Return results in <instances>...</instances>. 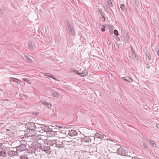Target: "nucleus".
I'll return each instance as SVG.
<instances>
[{
	"label": "nucleus",
	"mask_w": 159,
	"mask_h": 159,
	"mask_svg": "<svg viewBox=\"0 0 159 159\" xmlns=\"http://www.w3.org/2000/svg\"><path fill=\"white\" fill-rule=\"evenodd\" d=\"M46 75V76H48L49 77L52 78V76H53L52 75Z\"/></svg>",
	"instance_id": "nucleus-57"
},
{
	"label": "nucleus",
	"mask_w": 159,
	"mask_h": 159,
	"mask_svg": "<svg viewBox=\"0 0 159 159\" xmlns=\"http://www.w3.org/2000/svg\"><path fill=\"white\" fill-rule=\"evenodd\" d=\"M30 137V139H31L34 141H35V136H33V135H29Z\"/></svg>",
	"instance_id": "nucleus-29"
},
{
	"label": "nucleus",
	"mask_w": 159,
	"mask_h": 159,
	"mask_svg": "<svg viewBox=\"0 0 159 159\" xmlns=\"http://www.w3.org/2000/svg\"><path fill=\"white\" fill-rule=\"evenodd\" d=\"M4 10L3 9H1L0 8V16H2L3 14Z\"/></svg>",
	"instance_id": "nucleus-34"
},
{
	"label": "nucleus",
	"mask_w": 159,
	"mask_h": 159,
	"mask_svg": "<svg viewBox=\"0 0 159 159\" xmlns=\"http://www.w3.org/2000/svg\"><path fill=\"white\" fill-rule=\"evenodd\" d=\"M115 39L117 40L118 41H120V39L119 37L118 36H116L114 37Z\"/></svg>",
	"instance_id": "nucleus-47"
},
{
	"label": "nucleus",
	"mask_w": 159,
	"mask_h": 159,
	"mask_svg": "<svg viewBox=\"0 0 159 159\" xmlns=\"http://www.w3.org/2000/svg\"><path fill=\"white\" fill-rule=\"evenodd\" d=\"M51 92L53 97L57 98H59V94L55 92L54 90H52L51 91Z\"/></svg>",
	"instance_id": "nucleus-14"
},
{
	"label": "nucleus",
	"mask_w": 159,
	"mask_h": 159,
	"mask_svg": "<svg viewBox=\"0 0 159 159\" xmlns=\"http://www.w3.org/2000/svg\"><path fill=\"white\" fill-rule=\"evenodd\" d=\"M47 145L56 147L57 146V143L56 140H48L46 142Z\"/></svg>",
	"instance_id": "nucleus-6"
},
{
	"label": "nucleus",
	"mask_w": 159,
	"mask_h": 159,
	"mask_svg": "<svg viewBox=\"0 0 159 159\" xmlns=\"http://www.w3.org/2000/svg\"><path fill=\"white\" fill-rule=\"evenodd\" d=\"M40 102L42 104L45 105L48 108L50 109L52 107V105L50 103L47 102L44 100L40 101Z\"/></svg>",
	"instance_id": "nucleus-9"
},
{
	"label": "nucleus",
	"mask_w": 159,
	"mask_h": 159,
	"mask_svg": "<svg viewBox=\"0 0 159 159\" xmlns=\"http://www.w3.org/2000/svg\"><path fill=\"white\" fill-rule=\"evenodd\" d=\"M134 2L135 5L138 7L140 6V4L138 0H134Z\"/></svg>",
	"instance_id": "nucleus-26"
},
{
	"label": "nucleus",
	"mask_w": 159,
	"mask_h": 159,
	"mask_svg": "<svg viewBox=\"0 0 159 159\" xmlns=\"http://www.w3.org/2000/svg\"><path fill=\"white\" fill-rule=\"evenodd\" d=\"M123 36L125 40V41H128L129 39L128 35L127 34L125 33L123 34Z\"/></svg>",
	"instance_id": "nucleus-21"
},
{
	"label": "nucleus",
	"mask_w": 159,
	"mask_h": 159,
	"mask_svg": "<svg viewBox=\"0 0 159 159\" xmlns=\"http://www.w3.org/2000/svg\"><path fill=\"white\" fill-rule=\"evenodd\" d=\"M25 57L30 62H33V61L30 58V56L26 55L25 56Z\"/></svg>",
	"instance_id": "nucleus-24"
},
{
	"label": "nucleus",
	"mask_w": 159,
	"mask_h": 159,
	"mask_svg": "<svg viewBox=\"0 0 159 159\" xmlns=\"http://www.w3.org/2000/svg\"><path fill=\"white\" fill-rule=\"evenodd\" d=\"M104 134H101L98 133H96L94 135V138H96L100 139H102L103 138Z\"/></svg>",
	"instance_id": "nucleus-12"
},
{
	"label": "nucleus",
	"mask_w": 159,
	"mask_h": 159,
	"mask_svg": "<svg viewBox=\"0 0 159 159\" xmlns=\"http://www.w3.org/2000/svg\"><path fill=\"white\" fill-rule=\"evenodd\" d=\"M152 140L151 139H150L147 141L149 143Z\"/></svg>",
	"instance_id": "nucleus-63"
},
{
	"label": "nucleus",
	"mask_w": 159,
	"mask_h": 159,
	"mask_svg": "<svg viewBox=\"0 0 159 159\" xmlns=\"http://www.w3.org/2000/svg\"><path fill=\"white\" fill-rule=\"evenodd\" d=\"M108 28H109L110 30H112L114 27L113 25H108Z\"/></svg>",
	"instance_id": "nucleus-41"
},
{
	"label": "nucleus",
	"mask_w": 159,
	"mask_h": 159,
	"mask_svg": "<svg viewBox=\"0 0 159 159\" xmlns=\"http://www.w3.org/2000/svg\"><path fill=\"white\" fill-rule=\"evenodd\" d=\"M4 148L0 151V156L2 157H5L7 156V153L6 150Z\"/></svg>",
	"instance_id": "nucleus-11"
},
{
	"label": "nucleus",
	"mask_w": 159,
	"mask_h": 159,
	"mask_svg": "<svg viewBox=\"0 0 159 159\" xmlns=\"http://www.w3.org/2000/svg\"><path fill=\"white\" fill-rule=\"evenodd\" d=\"M3 134L2 132H0V140H2L3 139Z\"/></svg>",
	"instance_id": "nucleus-43"
},
{
	"label": "nucleus",
	"mask_w": 159,
	"mask_h": 159,
	"mask_svg": "<svg viewBox=\"0 0 159 159\" xmlns=\"http://www.w3.org/2000/svg\"><path fill=\"white\" fill-rule=\"evenodd\" d=\"M68 134L70 136H74L77 135L78 133L75 130H71L69 131Z\"/></svg>",
	"instance_id": "nucleus-10"
},
{
	"label": "nucleus",
	"mask_w": 159,
	"mask_h": 159,
	"mask_svg": "<svg viewBox=\"0 0 159 159\" xmlns=\"http://www.w3.org/2000/svg\"><path fill=\"white\" fill-rule=\"evenodd\" d=\"M105 27H106L104 25H102V26L101 31L102 32H104L105 31Z\"/></svg>",
	"instance_id": "nucleus-40"
},
{
	"label": "nucleus",
	"mask_w": 159,
	"mask_h": 159,
	"mask_svg": "<svg viewBox=\"0 0 159 159\" xmlns=\"http://www.w3.org/2000/svg\"><path fill=\"white\" fill-rule=\"evenodd\" d=\"M29 132L30 135L35 136L36 134L35 130H29Z\"/></svg>",
	"instance_id": "nucleus-23"
},
{
	"label": "nucleus",
	"mask_w": 159,
	"mask_h": 159,
	"mask_svg": "<svg viewBox=\"0 0 159 159\" xmlns=\"http://www.w3.org/2000/svg\"><path fill=\"white\" fill-rule=\"evenodd\" d=\"M64 146H63V145H62V144H57V146H56V147L58 148H64Z\"/></svg>",
	"instance_id": "nucleus-36"
},
{
	"label": "nucleus",
	"mask_w": 159,
	"mask_h": 159,
	"mask_svg": "<svg viewBox=\"0 0 159 159\" xmlns=\"http://www.w3.org/2000/svg\"><path fill=\"white\" fill-rule=\"evenodd\" d=\"M73 72H74L75 74L80 75V72H79L78 70H74Z\"/></svg>",
	"instance_id": "nucleus-39"
},
{
	"label": "nucleus",
	"mask_w": 159,
	"mask_h": 159,
	"mask_svg": "<svg viewBox=\"0 0 159 159\" xmlns=\"http://www.w3.org/2000/svg\"><path fill=\"white\" fill-rule=\"evenodd\" d=\"M41 138L40 136H35V141L37 140L41 141L42 142H43L44 141L43 140L41 139Z\"/></svg>",
	"instance_id": "nucleus-22"
},
{
	"label": "nucleus",
	"mask_w": 159,
	"mask_h": 159,
	"mask_svg": "<svg viewBox=\"0 0 159 159\" xmlns=\"http://www.w3.org/2000/svg\"><path fill=\"white\" fill-rule=\"evenodd\" d=\"M20 159H28V158L25 157V156H20Z\"/></svg>",
	"instance_id": "nucleus-42"
},
{
	"label": "nucleus",
	"mask_w": 159,
	"mask_h": 159,
	"mask_svg": "<svg viewBox=\"0 0 159 159\" xmlns=\"http://www.w3.org/2000/svg\"><path fill=\"white\" fill-rule=\"evenodd\" d=\"M144 139L146 140L147 141H148V140L149 139H150V138H149V137H145L144 138Z\"/></svg>",
	"instance_id": "nucleus-51"
},
{
	"label": "nucleus",
	"mask_w": 159,
	"mask_h": 159,
	"mask_svg": "<svg viewBox=\"0 0 159 159\" xmlns=\"http://www.w3.org/2000/svg\"><path fill=\"white\" fill-rule=\"evenodd\" d=\"M36 129H37V131H40L42 130L41 129V126L40 127H38Z\"/></svg>",
	"instance_id": "nucleus-49"
},
{
	"label": "nucleus",
	"mask_w": 159,
	"mask_h": 159,
	"mask_svg": "<svg viewBox=\"0 0 159 159\" xmlns=\"http://www.w3.org/2000/svg\"><path fill=\"white\" fill-rule=\"evenodd\" d=\"M55 126L59 128H61L63 127V125L61 124H57L55 125Z\"/></svg>",
	"instance_id": "nucleus-27"
},
{
	"label": "nucleus",
	"mask_w": 159,
	"mask_h": 159,
	"mask_svg": "<svg viewBox=\"0 0 159 159\" xmlns=\"http://www.w3.org/2000/svg\"><path fill=\"white\" fill-rule=\"evenodd\" d=\"M98 12L101 14V16H103L105 14L102 11V9H99Z\"/></svg>",
	"instance_id": "nucleus-28"
},
{
	"label": "nucleus",
	"mask_w": 159,
	"mask_h": 159,
	"mask_svg": "<svg viewBox=\"0 0 159 159\" xmlns=\"http://www.w3.org/2000/svg\"><path fill=\"white\" fill-rule=\"evenodd\" d=\"M68 29H69V30L70 29H72L73 28L72 26V25H70V26H67Z\"/></svg>",
	"instance_id": "nucleus-55"
},
{
	"label": "nucleus",
	"mask_w": 159,
	"mask_h": 159,
	"mask_svg": "<svg viewBox=\"0 0 159 159\" xmlns=\"http://www.w3.org/2000/svg\"><path fill=\"white\" fill-rule=\"evenodd\" d=\"M106 41H107V43L108 45H111V43L110 40L107 39H106Z\"/></svg>",
	"instance_id": "nucleus-35"
},
{
	"label": "nucleus",
	"mask_w": 159,
	"mask_h": 159,
	"mask_svg": "<svg viewBox=\"0 0 159 159\" xmlns=\"http://www.w3.org/2000/svg\"><path fill=\"white\" fill-rule=\"evenodd\" d=\"M103 138L102 139H103V140H107V137H106L105 136V135L104 134V136H103Z\"/></svg>",
	"instance_id": "nucleus-53"
},
{
	"label": "nucleus",
	"mask_w": 159,
	"mask_h": 159,
	"mask_svg": "<svg viewBox=\"0 0 159 159\" xmlns=\"http://www.w3.org/2000/svg\"><path fill=\"white\" fill-rule=\"evenodd\" d=\"M69 31L70 34L72 36L74 35L75 34V31L73 28L72 29H70Z\"/></svg>",
	"instance_id": "nucleus-20"
},
{
	"label": "nucleus",
	"mask_w": 159,
	"mask_h": 159,
	"mask_svg": "<svg viewBox=\"0 0 159 159\" xmlns=\"http://www.w3.org/2000/svg\"><path fill=\"white\" fill-rule=\"evenodd\" d=\"M46 133L48 137H54L57 134L56 132L55 131H47Z\"/></svg>",
	"instance_id": "nucleus-8"
},
{
	"label": "nucleus",
	"mask_w": 159,
	"mask_h": 159,
	"mask_svg": "<svg viewBox=\"0 0 159 159\" xmlns=\"http://www.w3.org/2000/svg\"><path fill=\"white\" fill-rule=\"evenodd\" d=\"M13 150H9L7 154L9 155V156L10 157L17 156H19V152L16 150V148H13Z\"/></svg>",
	"instance_id": "nucleus-4"
},
{
	"label": "nucleus",
	"mask_w": 159,
	"mask_h": 159,
	"mask_svg": "<svg viewBox=\"0 0 159 159\" xmlns=\"http://www.w3.org/2000/svg\"><path fill=\"white\" fill-rule=\"evenodd\" d=\"M26 144H21L19 146L16 147V150L18 151L21 152L25 150L27 148Z\"/></svg>",
	"instance_id": "nucleus-5"
},
{
	"label": "nucleus",
	"mask_w": 159,
	"mask_h": 159,
	"mask_svg": "<svg viewBox=\"0 0 159 159\" xmlns=\"http://www.w3.org/2000/svg\"><path fill=\"white\" fill-rule=\"evenodd\" d=\"M130 48L131 49V52L133 53V54L135 52L134 49L133 48L132 46H130Z\"/></svg>",
	"instance_id": "nucleus-45"
},
{
	"label": "nucleus",
	"mask_w": 159,
	"mask_h": 159,
	"mask_svg": "<svg viewBox=\"0 0 159 159\" xmlns=\"http://www.w3.org/2000/svg\"><path fill=\"white\" fill-rule=\"evenodd\" d=\"M0 148H1V150H3L4 148L5 149H7V148L5 147L3 145V144L2 143H0Z\"/></svg>",
	"instance_id": "nucleus-32"
},
{
	"label": "nucleus",
	"mask_w": 159,
	"mask_h": 159,
	"mask_svg": "<svg viewBox=\"0 0 159 159\" xmlns=\"http://www.w3.org/2000/svg\"><path fill=\"white\" fill-rule=\"evenodd\" d=\"M149 144L151 145H152L153 147H154V145H155V146H156V144L155 142L152 140L151 141V142L149 143Z\"/></svg>",
	"instance_id": "nucleus-30"
},
{
	"label": "nucleus",
	"mask_w": 159,
	"mask_h": 159,
	"mask_svg": "<svg viewBox=\"0 0 159 159\" xmlns=\"http://www.w3.org/2000/svg\"><path fill=\"white\" fill-rule=\"evenodd\" d=\"M71 25L70 24V23H67V26H70Z\"/></svg>",
	"instance_id": "nucleus-61"
},
{
	"label": "nucleus",
	"mask_w": 159,
	"mask_h": 159,
	"mask_svg": "<svg viewBox=\"0 0 159 159\" xmlns=\"http://www.w3.org/2000/svg\"><path fill=\"white\" fill-rule=\"evenodd\" d=\"M117 152L118 154L123 156L128 155V152L126 149L122 148H118L117 150Z\"/></svg>",
	"instance_id": "nucleus-3"
},
{
	"label": "nucleus",
	"mask_w": 159,
	"mask_h": 159,
	"mask_svg": "<svg viewBox=\"0 0 159 159\" xmlns=\"http://www.w3.org/2000/svg\"><path fill=\"white\" fill-rule=\"evenodd\" d=\"M132 159H141L138 157H132Z\"/></svg>",
	"instance_id": "nucleus-56"
},
{
	"label": "nucleus",
	"mask_w": 159,
	"mask_h": 159,
	"mask_svg": "<svg viewBox=\"0 0 159 159\" xmlns=\"http://www.w3.org/2000/svg\"><path fill=\"white\" fill-rule=\"evenodd\" d=\"M120 8L122 11L123 12L125 11V7L124 4H122L120 5Z\"/></svg>",
	"instance_id": "nucleus-25"
},
{
	"label": "nucleus",
	"mask_w": 159,
	"mask_h": 159,
	"mask_svg": "<svg viewBox=\"0 0 159 159\" xmlns=\"http://www.w3.org/2000/svg\"><path fill=\"white\" fill-rule=\"evenodd\" d=\"M122 79L129 83L131 82L130 80H131V81H133V80L132 78H131L127 76L125 77H122Z\"/></svg>",
	"instance_id": "nucleus-15"
},
{
	"label": "nucleus",
	"mask_w": 159,
	"mask_h": 159,
	"mask_svg": "<svg viewBox=\"0 0 159 159\" xmlns=\"http://www.w3.org/2000/svg\"><path fill=\"white\" fill-rule=\"evenodd\" d=\"M25 127L29 130H35L37 128V126L34 123L29 122L25 125Z\"/></svg>",
	"instance_id": "nucleus-2"
},
{
	"label": "nucleus",
	"mask_w": 159,
	"mask_h": 159,
	"mask_svg": "<svg viewBox=\"0 0 159 159\" xmlns=\"http://www.w3.org/2000/svg\"><path fill=\"white\" fill-rule=\"evenodd\" d=\"M110 6H111V7H112V3H111L110 4H109Z\"/></svg>",
	"instance_id": "nucleus-64"
},
{
	"label": "nucleus",
	"mask_w": 159,
	"mask_h": 159,
	"mask_svg": "<svg viewBox=\"0 0 159 159\" xmlns=\"http://www.w3.org/2000/svg\"><path fill=\"white\" fill-rule=\"evenodd\" d=\"M39 149L45 152H47L50 150V146H41L40 145Z\"/></svg>",
	"instance_id": "nucleus-7"
},
{
	"label": "nucleus",
	"mask_w": 159,
	"mask_h": 159,
	"mask_svg": "<svg viewBox=\"0 0 159 159\" xmlns=\"http://www.w3.org/2000/svg\"><path fill=\"white\" fill-rule=\"evenodd\" d=\"M157 127L159 129V124H158L157 125Z\"/></svg>",
	"instance_id": "nucleus-62"
},
{
	"label": "nucleus",
	"mask_w": 159,
	"mask_h": 159,
	"mask_svg": "<svg viewBox=\"0 0 159 159\" xmlns=\"http://www.w3.org/2000/svg\"><path fill=\"white\" fill-rule=\"evenodd\" d=\"M26 144L28 145L30 148H29L30 149L32 152L37 150L39 148L40 149V146L38 144H35L33 142L28 141L27 143H26Z\"/></svg>",
	"instance_id": "nucleus-1"
},
{
	"label": "nucleus",
	"mask_w": 159,
	"mask_h": 159,
	"mask_svg": "<svg viewBox=\"0 0 159 159\" xmlns=\"http://www.w3.org/2000/svg\"><path fill=\"white\" fill-rule=\"evenodd\" d=\"M156 51L158 55L159 56V46H157L156 48Z\"/></svg>",
	"instance_id": "nucleus-37"
},
{
	"label": "nucleus",
	"mask_w": 159,
	"mask_h": 159,
	"mask_svg": "<svg viewBox=\"0 0 159 159\" xmlns=\"http://www.w3.org/2000/svg\"><path fill=\"white\" fill-rule=\"evenodd\" d=\"M82 139L84 142L90 143L91 141V139L89 137L84 136L82 138Z\"/></svg>",
	"instance_id": "nucleus-13"
},
{
	"label": "nucleus",
	"mask_w": 159,
	"mask_h": 159,
	"mask_svg": "<svg viewBox=\"0 0 159 159\" xmlns=\"http://www.w3.org/2000/svg\"><path fill=\"white\" fill-rule=\"evenodd\" d=\"M109 33L111 35L112 34L114 33L113 30H110L109 31Z\"/></svg>",
	"instance_id": "nucleus-48"
},
{
	"label": "nucleus",
	"mask_w": 159,
	"mask_h": 159,
	"mask_svg": "<svg viewBox=\"0 0 159 159\" xmlns=\"http://www.w3.org/2000/svg\"><path fill=\"white\" fill-rule=\"evenodd\" d=\"M41 125H39V124L36 123V126H37V128H38V127H40L39 126H41Z\"/></svg>",
	"instance_id": "nucleus-59"
},
{
	"label": "nucleus",
	"mask_w": 159,
	"mask_h": 159,
	"mask_svg": "<svg viewBox=\"0 0 159 159\" xmlns=\"http://www.w3.org/2000/svg\"><path fill=\"white\" fill-rule=\"evenodd\" d=\"M88 74V71L86 70H84L82 72H80V76L82 77H84Z\"/></svg>",
	"instance_id": "nucleus-16"
},
{
	"label": "nucleus",
	"mask_w": 159,
	"mask_h": 159,
	"mask_svg": "<svg viewBox=\"0 0 159 159\" xmlns=\"http://www.w3.org/2000/svg\"><path fill=\"white\" fill-rule=\"evenodd\" d=\"M10 79L13 82H15L18 84H19L18 81H20V80L17 79L12 77H10ZM19 84H20V83H19Z\"/></svg>",
	"instance_id": "nucleus-19"
},
{
	"label": "nucleus",
	"mask_w": 159,
	"mask_h": 159,
	"mask_svg": "<svg viewBox=\"0 0 159 159\" xmlns=\"http://www.w3.org/2000/svg\"><path fill=\"white\" fill-rule=\"evenodd\" d=\"M143 145L144 148H148V146L147 144L145 143H143Z\"/></svg>",
	"instance_id": "nucleus-46"
},
{
	"label": "nucleus",
	"mask_w": 159,
	"mask_h": 159,
	"mask_svg": "<svg viewBox=\"0 0 159 159\" xmlns=\"http://www.w3.org/2000/svg\"><path fill=\"white\" fill-rule=\"evenodd\" d=\"M41 130L44 132H46L48 130L47 129V126L46 125H41Z\"/></svg>",
	"instance_id": "nucleus-17"
},
{
	"label": "nucleus",
	"mask_w": 159,
	"mask_h": 159,
	"mask_svg": "<svg viewBox=\"0 0 159 159\" xmlns=\"http://www.w3.org/2000/svg\"><path fill=\"white\" fill-rule=\"evenodd\" d=\"M47 129L48 130H47V131H46V132H47V131H49H49H53L52 130V129L51 128H50L49 127H48V126H47Z\"/></svg>",
	"instance_id": "nucleus-44"
},
{
	"label": "nucleus",
	"mask_w": 159,
	"mask_h": 159,
	"mask_svg": "<svg viewBox=\"0 0 159 159\" xmlns=\"http://www.w3.org/2000/svg\"><path fill=\"white\" fill-rule=\"evenodd\" d=\"M114 33L116 36H118L119 35L118 31L116 30H114Z\"/></svg>",
	"instance_id": "nucleus-38"
},
{
	"label": "nucleus",
	"mask_w": 159,
	"mask_h": 159,
	"mask_svg": "<svg viewBox=\"0 0 159 159\" xmlns=\"http://www.w3.org/2000/svg\"><path fill=\"white\" fill-rule=\"evenodd\" d=\"M135 57L136 59H137L138 60H139V57L138 56H137V55H135Z\"/></svg>",
	"instance_id": "nucleus-60"
},
{
	"label": "nucleus",
	"mask_w": 159,
	"mask_h": 159,
	"mask_svg": "<svg viewBox=\"0 0 159 159\" xmlns=\"http://www.w3.org/2000/svg\"><path fill=\"white\" fill-rule=\"evenodd\" d=\"M115 44H116V46L115 45V43H114V46L115 48V50H117L119 49V46L117 43H115Z\"/></svg>",
	"instance_id": "nucleus-31"
},
{
	"label": "nucleus",
	"mask_w": 159,
	"mask_h": 159,
	"mask_svg": "<svg viewBox=\"0 0 159 159\" xmlns=\"http://www.w3.org/2000/svg\"><path fill=\"white\" fill-rule=\"evenodd\" d=\"M101 17H102V21H105V20L106 18H105V16H104V15H103V16H101Z\"/></svg>",
	"instance_id": "nucleus-52"
},
{
	"label": "nucleus",
	"mask_w": 159,
	"mask_h": 159,
	"mask_svg": "<svg viewBox=\"0 0 159 159\" xmlns=\"http://www.w3.org/2000/svg\"><path fill=\"white\" fill-rule=\"evenodd\" d=\"M43 142H42L41 141H37V143H38L37 144H41Z\"/></svg>",
	"instance_id": "nucleus-54"
},
{
	"label": "nucleus",
	"mask_w": 159,
	"mask_h": 159,
	"mask_svg": "<svg viewBox=\"0 0 159 159\" xmlns=\"http://www.w3.org/2000/svg\"><path fill=\"white\" fill-rule=\"evenodd\" d=\"M28 44L29 50L30 51H32L33 49L32 43L31 42H28Z\"/></svg>",
	"instance_id": "nucleus-18"
},
{
	"label": "nucleus",
	"mask_w": 159,
	"mask_h": 159,
	"mask_svg": "<svg viewBox=\"0 0 159 159\" xmlns=\"http://www.w3.org/2000/svg\"><path fill=\"white\" fill-rule=\"evenodd\" d=\"M23 80L26 82H28L29 81V80L27 78H23Z\"/></svg>",
	"instance_id": "nucleus-50"
},
{
	"label": "nucleus",
	"mask_w": 159,
	"mask_h": 159,
	"mask_svg": "<svg viewBox=\"0 0 159 159\" xmlns=\"http://www.w3.org/2000/svg\"><path fill=\"white\" fill-rule=\"evenodd\" d=\"M111 0H107V2H108V4H110V3H111Z\"/></svg>",
	"instance_id": "nucleus-58"
},
{
	"label": "nucleus",
	"mask_w": 159,
	"mask_h": 159,
	"mask_svg": "<svg viewBox=\"0 0 159 159\" xmlns=\"http://www.w3.org/2000/svg\"><path fill=\"white\" fill-rule=\"evenodd\" d=\"M146 56L147 57L148 60L150 61L151 60V58L150 56V55L149 53H148L146 54Z\"/></svg>",
	"instance_id": "nucleus-33"
}]
</instances>
